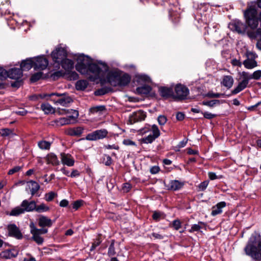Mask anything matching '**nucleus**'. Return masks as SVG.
<instances>
[{"label": "nucleus", "mask_w": 261, "mask_h": 261, "mask_svg": "<svg viewBox=\"0 0 261 261\" xmlns=\"http://www.w3.org/2000/svg\"><path fill=\"white\" fill-rule=\"evenodd\" d=\"M75 69L91 81H95L98 79V65L88 56L83 54L78 56Z\"/></svg>", "instance_id": "nucleus-1"}, {"label": "nucleus", "mask_w": 261, "mask_h": 261, "mask_svg": "<svg viewBox=\"0 0 261 261\" xmlns=\"http://www.w3.org/2000/svg\"><path fill=\"white\" fill-rule=\"evenodd\" d=\"M105 76L108 82L112 83L111 77L113 76L116 81L117 85L123 86L127 85L131 79L129 75L127 73L118 75V72L109 71L108 65L105 63L99 61V81H101L100 76L104 77Z\"/></svg>", "instance_id": "nucleus-2"}, {"label": "nucleus", "mask_w": 261, "mask_h": 261, "mask_svg": "<svg viewBox=\"0 0 261 261\" xmlns=\"http://www.w3.org/2000/svg\"><path fill=\"white\" fill-rule=\"evenodd\" d=\"M246 254L254 259L261 260V236L256 232L252 233L244 248Z\"/></svg>", "instance_id": "nucleus-3"}, {"label": "nucleus", "mask_w": 261, "mask_h": 261, "mask_svg": "<svg viewBox=\"0 0 261 261\" xmlns=\"http://www.w3.org/2000/svg\"><path fill=\"white\" fill-rule=\"evenodd\" d=\"M244 15L246 23L251 29L257 28L259 21L261 26V12L258 15L255 2H251L248 4V8L244 11Z\"/></svg>", "instance_id": "nucleus-4"}, {"label": "nucleus", "mask_w": 261, "mask_h": 261, "mask_svg": "<svg viewBox=\"0 0 261 261\" xmlns=\"http://www.w3.org/2000/svg\"><path fill=\"white\" fill-rule=\"evenodd\" d=\"M240 80L237 86L231 91L233 95L237 94L245 89L248 86L250 80H259L261 77V70H257L252 74L248 72L242 71L239 73Z\"/></svg>", "instance_id": "nucleus-5"}, {"label": "nucleus", "mask_w": 261, "mask_h": 261, "mask_svg": "<svg viewBox=\"0 0 261 261\" xmlns=\"http://www.w3.org/2000/svg\"><path fill=\"white\" fill-rule=\"evenodd\" d=\"M42 98L46 97L47 100L52 101L56 105H60L63 107H67L72 101L71 98L67 95L65 93L59 94L57 93H52L49 94L40 95Z\"/></svg>", "instance_id": "nucleus-6"}, {"label": "nucleus", "mask_w": 261, "mask_h": 261, "mask_svg": "<svg viewBox=\"0 0 261 261\" xmlns=\"http://www.w3.org/2000/svg\"><path fill=\"white\" fill-rule=\"evenodd\" d=\"M35 209H36V202L35 201L24 200L22 201L20 206L13 208L9 215L17 216L25 212H33Z\"/></svg>", "instance_id": "nucleus-7"}, {"label": "nucleus", "mask_w": 261, "mask_h": 261, "mask_svg": "<svg viewBox=\"0 0 261 261\" xmlns=\"http://www.w3.org/2000/svg\"><path fill=\"white\" fill-rule=\"evenodd\" d=\"M72 115L67 117L60 118L54 121L57 125L62 126L73 123L79 116L78 111L74 110H71Z\"/></svg>", "instance_id": "nucleus-8"}, {"label": "nucleus", "mask_w": 261, "mask_h": 261, "mask_svg": "<svg viewBox=\"0 0 261 261\" xmlns=\"http://www.w3.org/2000/svg\"><path fill=\"white\" fill-rule=\"evenodd\" d=\"M246 55L247 59L243 62L244 67L248 69H251L257 67V63L255 60V59L257 58L256 54L251 51H247Z\"/></svg>", "instance_id": "nucleus-9"}, {"label": "nucleus", "mask_w": 261, "mask_h": 261, "mask_svg": "<svg viewBox=\"0 0 261 261\" xmlns=\"http://www.w3.org/2000/svg\"><path fill=\"white\" fill-rule=\"evenodd\" d=\"M66 57V50L61 46H58L51 53V57L53 61L58 64H59Z\"/></svg>", "instance_id": "nucleus-10"}, {"label": "nucleus", "mask_w": 261, "mask_h": 261, "mask_svg": "<svg viewBox=\"0 0 261 261\" xmlns=\"http://www.w3.org/2000/svg\"><path fill=\"white\" fill-rule=\"evenodd\" d=\"M175 97L179 99H185L189 94L188 88L181 84L177 85L175 88Z\"/></svg>", "instance_id": "nucleus-11"}, {"label": "nucleus", "mask_w": 261, "mask_h": 261, "mask_svg": "<svg viewBox=\"0 0 261 261\" xmlns=\"http://www.w3.org/2000/svg\"><path fill=\"white\" fill-rule=\"evenodd\" d=\"M34 69L42 70L46 68L48 64V60L43 56H38L34 58Z\"/></svg>", "instance_id": "nucleus-12"}, {"label": "nucleus", "mask_w": 261, "mask_h": 261, "mask_svg": "<svg viewBox=\"0 0 261 261\" xmlns=\"http://www.w3.org/2000/svg\"><path fill=\"white\" fill-rule=\"evenodd\" d=\"M229 28L232 31L239 34H244L247 29V25L239 20H236L229 24Z\"/></svg>", "instance_id": "nucleus-13"}, {"label": "nucleus", "mask_w": 261, "mask_h": 261, "mask_svg": "<svg viewBox=\"0 0 261 261\" xmlns=\"http://www.w3.org/2000/svg\"><path fill=\"white\" fill-rule=\"evenodd\" d=\"M145 117L146 115L143 111H138L134 112L131 115H130L129 117V122L130 124H132L137 121L144 120Z\"/></svg>", "instance_id": "nucleus-14"}, {"label": "nucleus", "mask_w": 261, "mask_h": 261, "mask_svg": "<svg viewBox=\"0 0 261 261\" xmlns=\"http://www.w3.org/2000/svg\"><path fill=\"white\" fill-rule=\"evenodd\" d=\"M8 230L10 236L17 239H21L22 238V233L15 224H12L9 225L8 226Z\"/></svg>", "instance_id": "nucleus-15"}, {"label": "nucleus", "mask_w": 261, "mask_h": 261, "mask_svg": "<svg viewBox=\"0 0 261 261\" xmlns=\"http://www.w3.org/2000/svg\"><path fill=\"white\" fill-rule=\"evenodd\" d=\"M60 155L61 160L63 165H67L69 167H71L74 165V160L70 154L61 153Z\"/></svg>", "instance_id": "nucleus-16"}, {"label": "nucleus", "mask_w": 261, "mask_h": 261, "mask_svg": "<svg viewBox=\"0 0 261 261\" xmlns=\"http://www.w3.org/2000/svg\"><path fill=\"white\" fill-rule=\"evenodd\" d=\"M22 75V70L20 68H12L8 71V77L18 80L20 79Z\"/></svg>", "instance_id": "nucleus-17"}, {"label": "nucleus", "mask_w": 261, "mask_h": 261, "mask_svg": "<svg viewBox=\"0 0 261 261\" xmlns=\"http://www.w3.org/2000/svg\"><path fill=\"white\" fill-rule=\"evenodd\" d=\"M53 221L48 217L44 216H40L38 219V225L39 226L49 227L52 226Z\"/></svg>", "instance_id": "nucleus-18"}, {"label": "nucleus", "mask_w": 261, "mask_h": 261, "mask_svg": "<svg viewBox=\"0 0 261 261\" xmlns=\"http://www.w3.org/2000/svg\"><path fill=\"white\" fill-rule=\"evenodd\" d=\"M34 58H29L24 60L20 65L21 70L22 71H28L33 67L34 68Z\"/></svg>", "instance_id": "nucleus-19"}, {"label": "nucleus", "mask_w": 261, "mask_h": 261, "mask_svg": "<svg viewBox=\"0 0 261 261\" xmlns=\"http://www.w3.org/2000/svg\"><path fill=\"white\" fill-rule=\"evenodd\" d=\"M159 91L161 96L165 98H168L173 95V89L170 87H161Z\"/></svg>", "instance_id": "nucleus-20"}, {"label": "nucleus", "mask_w": 261, "mask_h": 261, "mask_svg": "<svg viewBox=\"0 0 261 261\" xmlns=\"http://www.w3.org/2000/svg\"><path fill=\"white\" fill-rule=\"evenodd\" d=\"M226 203L224 201L218 203L216 205L213 206L211 215L215 216L222 213V208L225 207Z\"/></svg>", "instance_id": "nucleus-21"}, {"label": "nucleus", "mask_w": 261, "mask_h": 261, "mask_svg": "<svg viewBox=\"0 0 261 261\" xmlns=\"http://www.w3.org/2000/svg\"><path fill=\"white\" fill-rule=\"evenodd\" d=\"M59 64L66 71H69L73 68V62L71 60L64 58Z\"/></svg>", "instance_id": "nucleus-22"}, {"label": "nucleus", "mask_w": 261, "mask_h": 261, "mask_svg": "<svg viewBox=\"0 0 261 261\" xmlns=\"http://www.w3.org/2000/svg\"><path fill=\"white\" fill-rule=\"evenodd\" d=\"M234 80L230 75H225L223 77L221 84L228 89L230 88L233 84Z\"/></svg>", "instance_id": "nucleus-23"}, {"label": "nucleus", "mask_w": 261, "mask_h": 261, "mask_svg": "<svg viewBox=\"0 0 261 261\" xmlns=\"http://www.w3.org/2000/svg\"><path fill=\"white\" fill-rule=\"evenodd\" d=\"M184 184L178 180H172L169 183V189L173 191H176L180 189Z\"/></svg>", "instance_id": "nucleus-24"}, {"label": "nucleus", "mask_w": 261, "mask_h": 261, "mask_svg": "<svg viewBox=\"0 0 261 261\" xmlns=\"http://www.w3.org/2000/svg\"><path fill=\"white\" fill-rule=\"evenodd\" d=\"M46 159L47 163L48 164H51L53 165H58L60 163L57 155L54 153H51L48 154L47 155Z\"/></svg>", "instance_id": "nucleus-25"}, {"label": "nucleus", "mask_w": 261, "mask_h": 261, "mask_svg": "<svg viewBox=\"0 0 261 261\" xmlns=\"http://www.w3.org/2000/svg\"><path fill=\"white\" fill-rule=\"evenodd\" d=\"M83 132V128L82 127H76L68 130V134L72 136H79Z\"/></svg>", "instance_id": "nucleus-26"}, {"label": "nucleus", "mask_w": 261, "mask_h": 261, "mask_svg": "<svg viewBox=\"0 0 261 261\" xmlns=\"http://www.w3.org/2000/svg\"><path fill=\"white\" fill-rule=\"evenodd\" d=\"M41 108L45 114L54 113L55 109L48 103H42Z\"/></svg>", "instance_id": "nucleus-27"}, {"label": "nucleus", "mask_w": 261, "mask_h": 261, "mask_svg": "<svg viewBox=\"0 0 261 261\" xmlns=\"http://www.w3.org/2000/svg\"><path fill=\"white\" fill-rule=\"evenodd\" d=\"M29 187L31 190L32 195H34L40 189L39 185L36 181H31L29 182Z\"/></svg>", "instance_id": "nucleus-28"}, {"label": "nucleus", "mask_w": 261, "mask_h": 261, "mask_svg": "<svg viewBox=\"0 0 261 261\" xmlns=\"http://www.w3.org/2000/svg\"><path fill=\"white\" fill-rule=\"evenodd\" d=\"M205 226L206 225L204 222L200 221L197 224L192 225L191 229L189 230V231L191 233L194 231H198L201 228H205Z\"/></svg>", "instance_id": "nucleus-29"}, {"label": "nucleus", "mask_w": 261, "mask_h": 261, "mask_svg": "<svg viewBox=\"0 0 261 261\" xmlns=\"http://www.w3.org/2000/svg\"><path fill=\"white\" fill-rule=\"evenodd\" d=\"M88 84L86 80H79L76 83L75 87L77 90H84L87 88Z\"/></svg>", "instance_id": "nucleus-30"}, {"label": "nucleus", "mask_w": 261, "mask_h": 261, "mask_svg": "<svg viewBox=\"0 0 261 261\" xmlns=\"http://www.w3.org/2000/svg\"><path fill=\"white\" fill-rule=\"evenodd\" d=\"M151 90V87L147 85H144L137 88V92L142 94H147L150 93Z\"/></svg>", "instance_id": "nucleus-31"}, {"label": "nucleus", "mask_w": 261, "mask_h": 261, "mask_svg": "<svg viewBox=\"0 0 261 261\" xmlns=\"http://www.w3.org/2000/svg\"><path fill=\"white\" fill-rule=\"evenodd\" d=\"M108 114V110L104 106H99V119L106 117Z\"/></svg>", "instance_id": "nucleus-32"}, {"label": "nucleus", "mask_w": 261, "mask_h": 261, "mask_svg": "<svg viewBox=\"0 0 261 261\" xmlns=\"http://www.w3.org/2000/svg\"><path fill=\"white\" fill-rule=\"evenodd\" d=\"M32 239L38 245H41L43 243L44 239L40 236V234L37 232L32 233Z\"/></svg>", "instance_id": "nucleus-33"}, {"label": "nucleus", "mask_w": 261, "mask_h": 261, "mask_svg": "<svg viewBox=\"0 0 261 261\" xmlns=\"http://www.w3.org/2000/svg\"><path fill=\"white\" fill-rule=\"evenodd\" d=\"M50 143L46 141H40L38 143V146L41 149L48 150L50 147Z\"/></svg>", "instance_id": "nucleus-34"}, {"label": "nucleus", "mask_w": 261, "mask_h": 261, "mask_svg": "<svg viewBox=\"0 0 261 261\" xmlns=\"http://www.w3.org/2000/svg\"><path fill=\"white\" fill-rule=\"evenodd\" d=\"M49 210L48 206L46 205L44 203H42L38 206L36 204V209L34 211L38 213H42L47 212Z\"/></svg>", "instance_id": "nucleus-35"}, {"label": "nucleus", "mask_w": 261, "mask_h": 261, "mask_svg": "<svg viewBox=\"0 0 261 261\" xmlns=\"http://www.w3.org/2000/svg\"><path fill=\"white\" fill-rule=\"evenodd\" d=\"M57 196V194L55 192L51 191L46 193L44 195V199L48 202L52 201L54 198Z\"/></svg>", "instance_id": "nucleus-36"}, {"label": "nucleus", "mask_w": 261, "mask_h": 261, "mask_svg": "<svg viewBox=\"0 0 261 261\" xmlns=\"http://www.w3.org/2000/svg\"><path fill=\"white\" fill-rule=\"evenodd\" d=\"M150 130L152 132V135L155 138H158L161 135L160 131L157 125L153 124L151 126Z\"/></svg>", "instance_id": "nucleus-37"}, {"label": "nucleus", "mask_w": 261, "mask_h": 261, "mask_svg": "<svg viewBox=\"0 0 261 261\" xmlns=\"http://www.w3.org/2000/svg\"><path fill=\"white\" fill-rule=\"evenodd\" d=\"M98 139V130L88 134L86 139L89 141H95Z\"/></svg>", "instance_id": "nucleus-38"}, {"label": "nucleus", "mask_w": 261, "mask_h": 261, "mask_svg": "<svg viewBox=\"0 0 261 261\" xmlns=\"http://www.w3.org/2000/svg\"><path fill=\"white\" fill-rule=\"evenodd\" d=\"M156 139V138H155L153 135L149 134L147 136L143 138L141 141L143 143L149 144L153 142Z\"/></svg>", "instance_id": "nucleus-39"}, {"label": "nucleus", "mask_w": 261, "mask_h": 261, "mask_svg": "<svg viewBox=\"0 0 261 261\" xmlns=\"http://www.w3.org/2000/svg\"><path fill=\"white\" fill-rule=\"evenodd\" d=\"M220 104L219 100H212L210 101H204L202 102V105L204 106H207L210 107H213L216 105Z\"/></svg>", "instance_id": "nucleus-40"}, {"label": "nucleus", "mask_w": 261, "mask_h": 261, "mask_svg": "<svg viewBox=\"0 0 261 261\" xmlns=\"http://www.w3.org/2000/svg\"><path fill=\"white\" fill-rule=\"evenodd\" d=\"M0 134L3 137H7L13 134V131L9 128H2L0 129Z\"/></svg>", "instance_id": "nucleus-41"}, {"label": "nucleus", "mask_w": 261, "mask_h": 261, "mask_svg": "<svg viewBox=\"0 0 261 261\" xmlns=\"http://www.w3.org/2000/svg\"><path fill=\"white\" fill-rule=\"evenodd\" d=\"M1 256L2 257L6 258H11L15 256V255L10 250H6L2 252V253L1 254Z\"/></svg>", "instance_id": "nucleus-42"}, {"label": "nucleus", "mask_w": 261, "mask_h": 261, "mask_svg": "<svg viewBox=\"0 0 261 261\" xmlns=\"http://www.w3.org/2000/svg\"><path fill=\"white\" fill-rule=\"evenodd\" d=\"M108 253L109 256H113L116 254L114 247V240H112L111 245L109 248Z\"/></svg>", "instance_id": "nucleus-43"}, {"label": "nucleus", "mask_w": 261, "mask_h": 261, "mask_svg": "<svg viewBox=\"0 0 261 261\" xmlns=\"http://www.w3.org/2000/svg\"><path fill=\"white\" fill-rule=\"evenodd\" d=\"M8 77V71L2 67H0V80H4Z\"/></svg>", "instance_id": "nucleus-44"}, {"label": "nucleus", "mask_w": 261, "mask_h": 261, "mask_svg": "<svg viewBox=\"0 0 261 261\" xmlns=\"http://www.w3.org/2000/svg\"><path fill=\"white\" fill-rule=\"evenodd\" d=\"M42 76V72H37L34 74L31 77V81L32 82H35L40 80Z\"/></svg>", "instance_id": "nucleus-45"}, {"label": "nucleus", "mask_w": 261, "mask_h": 261, "mask_svg": "<svg viewBox=\"0 0 261 261\" xmlns=\"http://www.w3.org/2000/svg\"><path fill=\"white\" fill-rule=\"evenodd\" d=\"M136 76L140 81H144V82H150L151 81L150 77L145 74H138Z\"/></svg>", "instance_id": "nucleus-46"}, {"label": "nucleus", "mask_w": 261, "mask_h": 261, "mask_svg": "<svg viewBox=\"0 0 261 261\" xmlns=\"http://www.w3.org/2000/svg\"><path fill=\"white\" fill-rule=\"evenodd\" d=\"M167 118L164 115H160L158 118V121L160 125H164L167 122Z\"/></svg>", "instance_id": "nucleus-47"}, {"label": "nucleus", "mask_w": 261, "mask_h": 261, "mask_svg": "<svg viewBox=\"0 0 261 261\" xmlns=\"http://www.w3.org/2000/svg\"><path fill=\"white\" fill-rule=\"evenodd\" d=\"M172 226L175 230H178L181 227V222L178 219H176L172 222Z\"/></svg>", "instance_id": "nucleus-48"}, {"label": "nucleus", "mask_w": 261, "mask_h": 261, "mask_svg": "<svg viewBox=\"0 0 261 261\" xmlns=\"http://www.w3.org/2000/svg\"><path fill=\"white\" fill-rule=\"evenodd\" d=\"M208 185V181L207 180L201 182L198 186V188L200 191H203L206 189Z\"/></svg>", "instance_id": "nucleus-49"}, {"label": "nucleus", "mask_w": 261, "mask_h": 261, "mask_svg": "<svg viewBox=\"0 0 261 261\" xmlns=\"http://www.w3.org/2000/svg\"><path fill=\"white\" fill-rule=\"evenodd\" d=\"M108 131L105 129L99 130V139H103L108 135Z\"/></svg>", "instance_id": "nucleus-50"}, {"label": "nucleus", "mask_w": 261, "mask_h": 261, "mask_svg": "<svg viewBox=\"0 0 261 261\" xmlns=\"http://www.w3.org/2000/svg\"><path fill=\"white\" fill-rule=\"evenodd\" d=\"M202 114H203L204 117L207 119H212L216 116V114H214L208 112L202 113Z\"/></svg>", "instance_id": "nucleus-51"}, {"label": "nucleus", "mask_w": 261, "mask_h": 261, "mask_svg": "<svg viewBox=\"0 0 261 261\" xmlns=\"http://www.w3.org/2000/svg\"><path fill=\"white\" fill-rule=\"evenodd\" d=\"M222 94L221 93H215L212 92H209L207 93L206 96L209 98H219L220 97Z\"/></svg>", "instance_id": "nucleus-52"}, {"label": "nucleus", "mask_w": 261, "mask_h": 261, "mask_svg": "<svg viewBox=\"0 0 261 261\" xmlns=\"http://www.w3.org/2000/svg\"><path fill=\"white\" fill-rule=\"evenodd\" d=\"M162 214L160 212L155 211L152 215V218L153 220L158 221H159Z\"/></svg>", "instance_id": "nucleus-53"}, {"label": "nucleus", "mask_w": 261, "mask_h": 261, "mask_svg": "<svg viewBox=\"0 0 261 261\" xmlns=\"http://www.w3.org/2000/svg\"><path fill=\"white\" fill-rule=\"evenodd\" d=\"M123 144L126 146H136V144L135 142L130 140V139H124L123 141Z\"/></svg>", "instance_id": "nucleus-54"}, {"label": "nucleus", "mask_w": 261, "mask_h": 261, "mask_svg": "<svg viewBox=\"0 0 261 261\" xmlns=\"http://www.w3.org/2000/svg\"><path fill=\"white\" fill-rule=\"evenodd\" d=\"M131 188V185L127 182L124 184L122 187V189L123 191L125 192H128V191H129Z\"/></svg>", "instance_id": "nucleus-55"}, {"label": "nucleus", "mask_w": 261, "mask_h": 261, "mask_svg": "<svg viewBox=\"0 0 261 261\" xmlns=\"http://www.w3.org/2000/svg\"><path fill=\"white\" fill-rule=\"evenodd\" d=\"M231 63L232 66H238L241 67L242 66V63L240 61V60L237 59H233L231 61Z\"/></svg>", "instance_id": "nucleus-56"}, {"label": "nucleus", "mask_w": 261, "mask_h": 261, "mask_svg": "<svg viewBox=\"0 0 261 261\" xmlns=\"http://www.w3.org/2000/svg\"><path fill=\"white\" fill-rule=\"evenodd\" d=\"M160 171V168L159 166H152L150 169V172L151 174H154L158 173Z\"/></svg>", "instance_id": "nucleus-57"}, {"label": "nucleus", "mask_w": 261, "mask_h": 261, "mask_svg": "<svg viewBox=\"0 0 261 261\" xmlns=\"http://www.w3.org/2000/svg\"><path fill=\"white\" fill-rule=\"evenodd\" d=\"M71 109L70 110H65V109H62L61 110L58 111L57 113L59 115H64V114H71L72 115V112L70 111Z\"/></svg>", "instance_id": "nucleus-58"}, {"label": "nucleus", "mask_w": 261, "mask_h": 261, "mask_svg": "<svg viewBox=\"0 0 261 261\" xmlns=\"http://www.w3.org/2000/svg\"><path fill=\"white\" fill-rule=\"evenodd\" d=\"M20 167L16 166L9 171L8 174L12 175L16 172H17L20 170Z\"/></svg>", "instance_id": "nucleus-59"}, {"label": "nucleus", "mask_w": 261, "mask_h": 261, "mask_svg": "<svg viewBox=\"0 0 261 261\" xmlns=\"http://www.w3.org/2000/svg\"><path fill=\"white\" fill-rule=\"evenodd\" d=\"M151 236L155 239H159V240L163 239L165 237V236L162 235V234H161L159 233H156V232L152 233Z\"/></svg>", "instance_id": "nucleus-60"}, {"label": "nucleus", "mask_w": 261, "mask_h": 261, "mask_svg": "<svg viewBox=\"0 0 261 261\" xmlns=\"http://www.w3.org/2000/svg\"><path fill=\"white\" fill-rule=\"evenodd\" d=\"M82 201L77 200L75 202H74L73 204V208L75 210H77L78 208H79L81 205H82Z\"/></svg>", "instance_id": "nucleus-61"}, {"label": "nucleus", "mask_w": 261, "mask_h": 261, "mask_svg": "<svg viewBox=\"0 0 261 261\" xmlns=\"http://www.w3.org/2000/svg\"><path fill=\"white\" fill-rule=\"evenodd\" d=\"M35 230H36V232L39 233L40 235L41 234H45L48 231L47 229L43 228H41V229L37 228V229H35Z\"/></svg>", "instance_id": "nucleus-62"}, {"label": "nucleus", "mask_w": 261, "mask_h": 261, "mask_svg": "<svg viewBox=\"0 0 261 261\" xmlns=\"http://www.w3.org/2000/svg\"><path fill=\"white\" fill-rule=\"evenodd\" d=\"M208 177L211 180H214L218 178V176L214 172H210L208 173Z\"/></svg>", "instance_id": "nucleus-63"}, {"label": "nucleus", "mask_w": 261, "mask_h": 261, "mask_svg": "<svg viewBox=\"0 0 261 261\" xmlns=\"http://www.w3.org/2000/svg\"><path fill=\"white\" fill-rule=\"evenodd\" d=\"M98 112V106L92 107L89 110L90 114H94Z\"/></svg>", "instance_id": "nucleus-64"}]
</instances>
